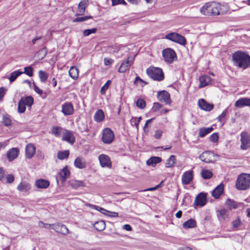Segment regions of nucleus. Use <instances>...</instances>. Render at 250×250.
<instances>
[{
    "mask_svg": "<svg viewBox=\"0 0 250 250\" xmlns=\"http://www.w3.org/2000/svg\"><path fill=\"white\" fill-rule=\"evenodd\" d=\"M231 60L233 65L238 68L246 69L250 67V56L245 51L234 52Z\"/></svg>",
    "mask_w": 250,
    "mask_h": 250,
    "instance_id": "obj_1",
    "label": "nucleus"
},
{
    "mask_svg": "<svg viewBox=\"0 0 250 250\" xmlns=\"http://www.w3.org/2000/svg\"><path fill=\"white\" fill-rule=\"evenodd\" d=\"M219 3L211 1L206 3L201 9V12L205 16H216L224 14Z\"/></svg>",
    "mask_w": 250,
    "mask_h": 250,
    "instance_id": "obj_2",
    "label": "nucleus"
},
{
    "mask_svg": "<svg viewBox=\"0 0 250 250\" xmlns=\"http://www.w3.org/2000/svg\"><path fill=\"white\" fill-rule=\"evenodd\" d=\"M236 188L239 190H246L250 188V174L241 173L236 182Z\"/></svg>",
    "mask_w": 250,
    "mask_h": 250,
    "instance_id": "obj_3",
    "label": "nucleus"
},
{
    "mask_svg": "<svg viewBox=\"0 0 250 250\" xmlns=\"http://www.w3.org/2000/svg\"><path fill=\"white\" fill-rule=\"evenodd\" d=\"M147 75L152 80L158 82L164 79V74L162 68L154 66H150L146 70Z\"/></svg>",
    "mask_w": 250,
    "mask_h": 250,
    "instance_id": "obj_4",
    "label": "nucleus"
},
{
    "mask_svg": "<svg viewBox=\"0 0 250 250\" xmlns=\"http://www.w3.org/2000/svg\"><path fill=\"white\" fill-rule=\"evenodd\" d=\"M162 56L165 61L167 63H172L177 59V55L175 51L170 48L165 49L162 51Z\"/></svg>",
    "mask_w": 250,
    "mask_h": 250,
    "instance_id": "obj_5",
    "label": "nucleus"
},
{
    "mask_svg": "<svg viewBox=\"0 0 250 250\" xmlns=\"http://www.w3.org/2000/svg\"><path fill=\"white\" fill-rule=\"evenodd\" d=\"M165 38L182 45H185L187 43L186 38L177 33H168L166 35Z\"/></svg>",
    "mask_w": 250,
    "mask_h": 250,
    "instance_id": "obj_6",
    "label": "nucleus"
},
{
    "mask_svg": "<svg viewBox=\"0 0 250 250\" xmlns=\"http://www.w3.org/2000/svg\"><path fill=\"white\" fill-rule=\"evenodd\" d=\"M114 132L109 128H105L103 130L102 140L104 144H110L114 141Z\"/></svg>",
    "mask_w": 250,
    "mask_h": 250,
    "instance_id": "obj_7",
    "label": "nucleus"
},
{
    "mask_svg": "<svg viewBox=\"0 0 250 250\" xmlns=\"http://www.w3.org/2000/svg\"><path fill=\"white\" fill-rule=\"evenodd\" d=\"M240 137V148L246 150L250 147V135L247 132L243 131L241 133Z\"/></svg>",
    "mask_w": 250,
    "mask_h": 250,
    "instance_id": "obj_8",
    "label": "nucleus"
},
{
    "mask_svg": "<svg viewBox=\"0 0 250 250\" xmlns=\"http://www.w3.org/2000/svg\"><path fill=\"white\" fill-rule=\"evenodd\" d=\"M157 97L159 101L165 103L166 104H170L171 103L170 94L166 90L158 92Z\"/></svg>",
    "mask_w": 250,
    "mask_h": 250,
    "instance_id": "obj_9",
    "label": "nucleus"
},
{
    "mask_svg": "<svg viewBox=\"0 0 250 250\" xmlns=\"http://www.w3.org/2000/svg\"><path fill=\"white\" fill-rule=\"evenodd\" d=\"M207 193L205 192L199 193L195 198L194 205L195 206L203 207L207 202Z\"/></svg>",
    "mask_w": 250,
    "mask_h": 250,
    "instance_id": "obj_10",
    "label": "nucleus"
},
{
    "mask_svg": "<svg viewBox=\"0 0 250 250\" xmlns=\"http://www.w3.org/2000/svg\"><path fill=\"white\" fill-rule=\"evenodd\" d=\"M134 58L129 56L126 61H124L121 64L118 72L125 73L126 70H129L130 66L133 64Z\"/></svg>",
    "mask_w": 250,
    "mask_h": 250,
    "instance_id": "obj_11",
    "label": "nucleus"
},
{
    "mask_svg": "<svg viewBox=\"0 0 250 250\" xmlns=\"http://www.w3.org/2000/svg\"><path fill=\"white\" fill-rule=\"evenodd\" d=\"M214 157V153L212 151H206L203 152L199 157V159L203 162L207 163L213 162L212 158Z\"/></svg>",
    "mask_w": 250,
    "mask_h": 250,
    "instance_id": "obj_12",
    "label": "nucleus"
},
{
    "mask_svg": "<svg viewBox=\"0 0 250 250\" xmlns=\"http://www.w3.org/2000/svg\"><path fill=\"white\" fill-rule=\"evenodd\" d=\"M99 160L102 167L111 168L112 162L108 155L104 154H101L99 156Z\"/></svg>",
    "mask_w": 250,
    "mask_h": 250,
    "instance_id": "obj_13",
    "label": "nucleus"
},
{
    "mask_svg": "<svg viewBox=\"0 0 250 250\" xmlns=\"http://www.w3.org/2000/svg\"><path fill=\"white\" fill-rule=\"evenodd\" d=\"M62 112L65 116L71 115L74 113V107L70 102H65L62 105Z\"/></svg>",
    "mask_w": 250,
    "mask_h": 250,
    "instance_id": "obj_14",
    "label": "nucleus"
},
{
    "mask_svg": "<svg viewBox=\"0 0 250 250\" xmlns=\"http://www.w3.org/2000/svg\"><path fill=\"white\" fill-rule=\"evenodd\" d=\"M198 105L201 109L206 111H210L214 107V105L213 104L208 103L203 99L199 100Z\"/></svg>",
    "mask_w": 250,
    "mask_h": 250,
    "instance_id": "obj_15",
    "label": "nucleus"
},
{
    "mask_svg": "<svg viewBox=\"0 0 250 250\" xmlns=\"http://www.w3.org/2000/svg\"><path fill=\"white\" fill-rule=\"evenodd\" d=\"M193 171L189 170L185 172L182 176V181L183 185L189 184L193 179Z\"/></svg>",
    "mask_w": 250,
    "mask_h": 250,
    "instance_id": "obj_16",
    "label": "nucleus"
},
{
    "mask_svg": "<svg viewBox=\"0 0 250 250\" xmlns=\"http://www.w3.org/2000/svg\"><path fill=\"white\" fill-rule=\"evenodd\" d=\"M224 185L223 183L218 185L212 191L211 195L215 199H218L223 193Z\"/></svg>",
    "mask_w": 250,
    "mask_h": 250,
    "instance_id": "obj_17",
    "label": "nucleus"
},
{
    "mask_svg": "<svg viewBox=\"0 0 250 250\" xmlns=\"http://www.w3.org/2000/svg\"><path fill=\"white\" fill-rule=\"evenodd\" d=\"M250 105V98H241L235 103V106L238 108H241Z\"/></svg>",
    "mask_w": 250,
    "mask_h": 250,
    "instance_id": "obj_18",
    "label": "nucleus"
},
{
    "mask_svg": "<svg viewBox=\"0 0 250 250\" xmlns=\"http://www.w3.org/2000/svg\"><path fill=\"white\" fill-rule=\"evenodd\" d=\"M59 174L62 182L66 181V179L68 178L70 175V172L68 166H66L64 167L59 173Z\"/></svg>",
    "mask_w": 250,
    "mask_h": 250,
    "instance_id": "obj_19",
    "label": "nucleus"
},
{
    "mask_svg": "<svg viewBox=\"0 0 250 250\" xmlns=\"http://www.w3.org/2000/svg\"><path fill=\"white\" fill-rule=\"evenodd\" d=\"M62 139L71 145H73L75 142V137L73 133L67 130H66L65 133H63Z\"/></svg>",
    "mask_w": 250,
    "mask_h": 250,
    "instance_id": "obj_20",
    "label": "nucleus"
},
{
    "mask_svg": "<svg viewBox=\"0 0 250 250\" xmlns=\"http://www.w3.org/2000/svg\"><path fill=\"white\" fill-rule=\"evenodd\" d=\"M19 150L18 148L13 147L7 152V157L9 161L15 159L19 155Z\"/></svg>",
    "mask_w": 250,
    "mask_h": 250,
    "instance_id": "obj_21",
    "label": "nucleus"
},
{
    "mask_svg": "<svg viewBox=\"0 0 250 250\" xmlns=\"http://www.w3.org/2000/svg\"><path fill=\"white\" fill-rule=\"evenodd\" d=\"M36 148L32 144L27 145L25 148V155L28 159H31L35 153Z\"/></svg>",
    "mask_w": 250,
    "mask_h": 250,
    "instance_id": "obj_22",
    "label": "nucleus"
},
{
    "mask_svg": "<svg viewBox=\"0 0 250 250\" xmlns=\"http://www.w3.org/2000/svg\"><path fill=\"white\" fill-rule=\"evenodd\" d=\"M35 185L38 188L44 189L49 186L50 183L49 181L47 180L39 179L36 181Z\"/></svg>",
    "mask_w": 250,
    "mask_h": 250,
    "instance_id": "obj_23",
    "label": "nucleus"
},
{
    "mask_svg": "<svg viewBox=\"0 0 250 250\" xmlns=\"http://www.w3.org/2000/svg\"><path fill=\"white\" fill-rule=\"evenodd\" d=\"M211 78L208 75H205L199 77L200 87H204L211 83Z\"/></svg>",
    "mask_w": 250,
    "mask_h": 250,
    "instance_id": "obj_24",
    "label": "nucleus"
},
{
    "mask_svg": "<svg viewBox=\"0 0 250 250\" xmlns=\"http://www.w3.org/2000/svg\"><path fill=\"white\" fill-rule=\"evenodd\" d=\"M217 216L220 221H224L226 218H228V211L225 208L218 210L217 211Z\"/></svg>",
    "mask_w": 250,
    "mask_h": 250,
    "instance_id": "obj_25",
    "label": "nucleus"
},
{
    "mask_svg": "<svg viewBox=\"0 0 250 250\" xmlns=\"http://www.w3.org/2000/svg\"><path fill=\"white\" fill-rule=\"evenodd\" d=\"M74 165L75 167L80 169H83L86 167V162L82 157H77L74 161Z\"/></svg>",
    "mask_w": 250,
    "mask_h": 250,
    "instance_id": "obj_26",
    "label": "nucleus"
},
{
    "mask_svg": "<svg viewBox=\"0 0 250 250\" xmlns=\"http://www.w3.org/2000/svg\"><path fill=\"white\" fill-rule=\"evenodd\" d=\"M162 160V159L161 157L152 156L146 161V165L154 167L157 164L160 163Z\"/></svg>",
    "mask_w": 250,
    "mask_h": 250,
    "instance_id": "obj_27",
    "label": "nucleus"
},
{
    "mask_svg": "<svg viewBox=\"0 0 250 250\" xmlns=\"http://www.w3.org/2000/svg\"><path fill=\"white\" fill-rule=\"evenodd\" d=\"M213 130L212 127H202L199 130L198 136L201 138L205 137L207 134L210 133Z\"/></svg>",
    "mask_w": 250,
    "mask_h": 250,
    "instance_id": "obj_28",
    "label": "nucleus"
},
{
    "mask_svg": "<svg viewBox=\"0 0 250 250\" xmlns=\"http://www.w3.org/2000/svg\"><path fill=\"white\" fill-rule=\"evenodd\" d=\"M30 188V185L26 182H21L17 187L18 190L21 192L28 191Z\"/></svg>",
    "mask_w": 250,
    "mask_h": 250,
    "instance_id": "obj_29",
    "label": "nucleus"
},
{
    "mask_svg": "<svg viewBox=\"0 0 250 250\" xmlns=\"http://www.w3.org/2000/svg\"><path fill=\"white\" fill-rule=\"evenodd\" d=\"M94 120L97 122H101L104 119V114L102 109H98L94 115Z\"/></svg>",
    "mask_w": 250,
    "mask_h": 250,
    "instance_id": "obj_30",
    "label": "nucleus"
},
{
    "mask_svg": "<svg viewBox=\"0 0 250 250\" xmlns=\"http://www.w3.org/2000/svg\"><path fill=\"white\" fill-rule=\"evenodd\" d=\"M94 228L99 231H102L104 230L105 228V223L103 220H100L96 222L93 224Z\"/></svg>",
    "mask_w": 250,
    "mask_h": 250,
    "instance_id": "obj_31",
    "label": "nucleus"
},
{
    "mask_svg": "<svg viewBox=\"0 0 250 250\" xmlns=\"http://www.w3.org/2000/svg\"><path fill=\"white\" fill-rule=\"evenodd\" d=\"M86 2L83 0L81 1L78 5V9L79 13L76 14V16L83 15L85 11V5Z\"/></svg>",
    "mask_w": 250,
    "mask_h": 250,
    "instance_id": "obj_32",
    "label": "nucleus"
},
{
    "mask_svg": "<svg viewBox=\"0 0 250 250\" xmlns=\"http://www.w3.org/2000/svg\"><path fill=\"white\" fill-rule=\"evenodd\" d=\"M69 75L73 80H76L79 76V69L75 66H71L69 70Z\"/></svg>",
    "mask_w": 250,
    "mask_h": 250,
    "instance_id": "obj_33",
    "label": "nucleus"
},
{
    "mask_svg": "<svg viewBox=\"0 0 250 250\" xmlns=\"http://www.w3.org/2000/svg\"><path fill=\"white\" fill-rule=\"evenodd\" d=\"M225 204L226 206L228 207L229 210L237 208L238 207V203H237L233 200L230 199L229 198L227 199V200L226 201Z\"/></svg>",
    "mask_w": 250,
    "mask_h": 250,
    "instance_id": "obj_34",
    "label": "nucleus"
},
{
    "mask_svg": "<svg viewBox=\"0 0 250 250\" xmlns=\"http://www.w3.org/2000/svg\"><path fill=\"white\" fill-rule=\"evenodd\" d=\"M183 226L185 229L193 228L196 227V223L194 219H189L184 223Z\"/></svg>",
    "mask_w": 250,
    "mask_h": 250,
    "instance_id": "obj_35",
    "label": "nucleus"
},
{
    "mask_svg": "<svg viewBox=\"0 0 250 250\" xmlns=\"http://www.w3.org/2000/svg\"><path fill=\"white\" fill-rule=\"evenodd\" d=\"M176 161V156L174 155H171L169 158L167 160L165 166L166 167H172L174 166Z\"/></svg>",
    "mask_w": 250,
    "mask_h": 250,
    "instance_id": "obj_36",
    "label": "nucleus"
},
{
    "mask_svg": "<svg viewBox=\"0 0 250 250\" xmlns=\"http://www.w3.org/2000/svg\"><path fill=\"white\" fill-rule=\"evenodd\" d=\"M23 73V72L20 70H16L12 72L8 78L10 82L11 83L14 82L19 76Z\"/></svg>",
    "mask_w": 250,
    "mask_h": 250,
    "instance_id": "obj_37",
    "label": "nucleus"
},
{
    "mask_svg": "<svg viewBox=\"0 0 250 250\" xmlns=\"http://www.w3.org/2000/svg\"><path fill=\"white\" fill-rule=\"evenodd\" d=\"M202 177L204 179H209L213 176V173L209 169H203L201 172Z\"/></svg>",
    "mask_w": 250,
    "mask_h": 250,
    "instance_id": "obj_38",
    "label": "nucleus"
},
{
    "mask_svg": "<svg viewBox=\"0 0 250 250\" xmlns=\"http://www.w3.org/2000/svg\"><path fill=\"white\" fill-rule=\"evenodd\" d=\"M69 151L68 150L59 151L57 153V157L61 160L67 159L69 157Z\"/></svg>",
    "mask_w": 250,
    "mask_h": 250,
    "instance_id": "obj_39",
    "label": "nucleus"
},
{
    "mask_svg": "<svg viewBox=\"0 0 250 250\" xmlns=\"http://www.w3.org/2000/svg\"><path fill=\"white\" fill-rule=\"evenodd\" d=\"M70 185L74 189H77L79 187H85V183L83 181L73 180L70 182Z\"/></svg>",
    "mask_w": 250,
    "mask_h": 250,
    "instance_id": "obj_40",
    "label": "nucleus"
},
{
    "mask_svg": "<svg viewBox=\"0 0 250 250\" xmlns=\"http://www.w3.org/2000/svg\"><path fill=\"white\" fill-rule=\"evenodd\" d=\"M2 123L5 126H9L11 125V119L10 116L7 114L3 115Z\"/></svg>",
    "mask_w": 250,
    "mask_h": 250,
    "instance_id": "obj_41",
    "label": "nucleus"
},
{
    "mask_svg": "<svg viewBox=\"0 0 250 250\" xmlns=\"http://www.w3.org/2000/svg\"><path fill=\"white\" fill-rule=\"evenodd\" d=\"M86 206H88L92 208H94L97 210H98L99 211H100L101 213L104 214H105L106 215V213H107L108 212V210L103 208H101L100 207H99L98 206H96V205H92V204H87L86 205Z\"/></svg>",
    "mask_w": 250,
    "mask_h": 250,
    "instance_id": "obj_42",
    "label": "nucleus"
},
{
    "mask_svg": "<svg viewBox=\"0 0 250 250\" xmlns=\"http://www.w3.org/2000/svg\"><path fill=\"white\" fill-rule=\"evenodd\" d=\"M21 99H22L25 104L29 107H30L34 103V99L31 96H26L25 98H21Z\"/></svg>",
    "mask_w": 250,
    "mask_h": 250,
    "instance_id": "obj_43",
    "label": "nucleus"
},
{
    "mask_svg": "<svg viewBox=\"0 0 250 250\" xmlns=\"http://www.w3.org/2000/svg\"><path fill=\"white\" fill-rule=\"evenodd\" d=\"M53 226L54 227L53 229L57 232H60V231L59 230L60 228H61V230L62 231L61 232L62 234H65L67 233L68 232V229H67L66 227L64 225H61V226H60V225H53Z\"/></svg>",
    "mask_w": 250,
    "mask_h": 250,
    "instance_id": "obj_44",
    "label": "nucleus"
},
{
    "mask_svg": "<svg viewBox=\"0 0 250 250\" xmlns=\"http://www.w3.org/2000/svg\"><path fill=\"white\" fill-rule=\"evenodd\" d=\"M26 105L22 99H21L18 104V111L19 113H23L25 112Z\"/></svg>",
    "mask_w": 250,
    "mask_h": 250,
    "instance_id": "obj_45",
    "label": "nucleus"
},
{
    "mask_svg": "<svg viewBox=\"0 0 250 250\" xmlns=\"http://www.w3.org/2000/svg\"><path fill=\"white\" fill-rule=\"evenodd\" d=\"M62 128L60 126H53L51 130L52 134L56 137H60Z\"/></svg>",
    "mask_w": 250,
    "mask_h": 250,
    "instance_id": "obj_46",
    "label": "nucleus"
},
{
    "mask_svg": "<svg viewBox=\"0 0 250 250\" xmlns=\"http://www.w3.org/2000/svg\"><path fill=\"white\" fill-rule=\"evenodd\" d=\"M39 76L40 79V81L42 83H45L48 78V74L42 70H40L39 72Z\"/></svg>",
    "mask_w": 250,
    "mask_h": 250,
    "instance_id": "obj_47",
    "label": "nucleus"
},
{
    "mask_svg": "<svg viewBox=\"0 0 250 250\" xmlns=\"http://www.w3.org/2000/svg\"><path fill=\"white\" fill-rule=\"evenodd\" d=\"M79 129L82 132H86L88 133L89 131L88 125L86 122H81L79 125Z\"/></svg>",
    "mask_w": 250,
    "mask_h": 250,
    "instance_id": "obj_48",
    "label": "nucleus"
},
{
    "mask_svg": "<svg viewBox=\"0 0 250 250\" xmlns=\"http://www.w3.org/2000/svg\"><path fill=\"white\" fill-rule=\"evenodd\" d=\"M33 86L34 91L39 94L42 98L44 99L46 97L47 95L46 93H43V91L40 89L34 82L33 83Z\"/></svg>",
    "mask_w": 250,
    "mask_h": 250,
    "instance_id": "obj_49",
    "label": "nucleus"
},
{
    "mask_svg": "<svg viewBox=\"0 0 250 250\" xmlns=\"http://www.w3.org/2000/svg\"><path fill=\"white\" fill-rule=\"evenodd\" d=\"M136 105L138 108L144 109L146 106V102L144 99L139 98L136 102Z\"/></svg>",
    "mask_w": 250,
    "mask_h": 250,
    "instance_id": "obj_50",
    "label": "nucleus"
},
{
    "mask_svg": "<svg viewBox=\"0 0 250 250\" xmlns=\"http://www.w3.org/2000/svg\"><path fill=\"white\" fill-rule=\"evenodd\" d=\"M93 17L91 16H86L81 17H77L73 21V22H82L87 21L89 19H92Z\"/></svg>",
    "mask_w": 250,
    "mask_h": 250,
    "instance_id": "obj_51",
    "label": "nucleus"
},
{
    "mask_svg": "<svg viewBox=\"0 0 250 250\" xmlns=\"http://www.w3.org/2000/svg\"><path fill=\"white\" fill-rule=\"evenodd\" d=\"M47 52L48 50L47 48L44 46L41 48L37 54L39 56L41 57V59L42 60L46 56L47 54Z\"/></svg>",
    "mask_w": 250,
    "mask_h": 250,
    "instance_id": "obj_52",
    "label": "nucleus"
},
{
    "mask_svg": "<svg viewBox=\"0 0 250 250\" xmlns=\"http://www.w3.org/2000/svg\"><path fill=\"white\" fill-rule=\"evenodd\" d=\"M24 71L23 73L26 74L29 77H32L33 75V67L30 65L24 68Z\"/></svg>",
    "mask_w": 250,
    "mask_h": 250,
    "instance_id": "obj_53",
    "label": "nucleus"
},
{
    "mask_svg": "<svg viewBox=\"0 0 250 250\" xmlns=\"http://www.w3.org/2000/svg\"><path fill=\"white\" fill-rule=\"evenodd\" d=\"M97 31V29L96 28L85 29L83 31V35L84 37L88 36L91 34L95 33Z\"/></svg>",
    "mask_w": 250,
    "mask_h": 250,
    "instance_id": "obj_54",
    "label": "nucleus"
},
{
    "mask_svg": "<svg viewBox=\"0 0 250 250\" xmlns=\"http://www.w3.org/2000/svg\"><path fill=\"white\" fill-rule=\"evenodd\" d=\"M111 82L110 80H108L105 83V84L101 87L100 92L102 94H104L105 93V91L107 90V89L109 87V86L111 84Z\"/></svg>",
    "mask_w": 250,
    "mask_h": 250,
    "instance_id": "obj_55",
    "label": "nucleus"
},
{
    "mask_svg": "<svg viewBox=\"0 0 250 250\" xmlns=\"http://www.w3.org/2000/svg\"><path fill=\"white\" fill-rule=\"evenodd\" d=\"M191 202V196L188 193L185 194L184 198L183 199V203L186 206L188 205Z\"/></svg>",
    "mask_w": 250,
    "mask_h": 250,
    "instance_id": "obj_56",
    "label": "nucleus"
},
{
    "mask_svg": "<svg viewBox=\"0 0 250 250\" xmlns=\"http://www.w3.org/2000/svg\"><path fill=\"white\" fill-rule=\"evenodd\" d=\"M228 109H226L223 112L217 117L218 121L220 123H224L225 116L226 115Z\"/></svg>",
    "mask_w": 250,
    "mask_h": 250,
    "instance_id": "obj_57",
    "label": "nucleus"
},
{
    "mask_svg": "<svg viewBox=\"0 0 250 250\" xmlns=\"http://www.w3.org/2000/svg\"><path fill=\"white\" fill-rule=\"evenodd\" d=\"M219 134L215 132L212 134L210 136V141L214 143H217L218 141Z\"/></svg>",
    "mask_w": 250,
    "mask_h": 250,
    "instance_id": "obj_58",
    "label": "nucleus"
},
{
    "mask_svg": "<svg viewBox=\"0 0 250 250\" xmlns=\"http://www.w3.org/2000/svg\"><path fill=\"white\" fill-rule=\"evenodd\" d=\"M162 107V105L159 103H154L151 108V111L153 112L159 110Z\"/></svg>",
    "mask_w": 250,
    "mask_h": 250,
    "instance_id": "obj_59",
    "label": "nucleus"
},
{
    "mask_svg": "<svg viewBox=\"0 0 250 250\" xmlns=\"http://www.w3.org/2000/svg\"><path fill=\"white\" fill-rule=\"evenodd\" d=\"M241 221L239 217L232 222V225L234 228H237L241 225Z\"/></svg>",
    "mask_w": 250,
    "mask_h": 250,
    "instance_id": "obj_60",
    "label": "nucleus"
},
{
    "mask_svg": "<svg viewBox=\"0 0 250 250\" xmlns=\"http://www.w3.org/2000/svg\"><path fill=\"white\" fill-rule=\"evenodd\" d=\"M112 5L114 6L119 4H122L123 5H127V3L125 0H111Z\"/></svg>",
    "mask_w": 250,
    "mask_h": 250,
    "instance_id": "obj_61",
    "label": "nucleus"
},
{
    "mask_svg": "<svg viewBox=\"0 0 250 250\" xmlns=\"http://www.w3.org/2000/svg\"><path fill=\"white\" fill-rule=\"evenodd\" d=\"M130 123L132 125H134L137 129H139V123H138V121H137V118L136 117H132L131 119L130 120Z\"/></svg>",
    "mask_w": 250,
    "mask_h": 250,
    "instance_id": "obj_62",
    "label": "nucleus"
},
{
    "mask_svg": "<svg viewBox=\"0 0 250 250\" xmlns=\"http://www.w3.org/2000/svg\"><path fill=\"white\" fill-rule=\"evenodd\" d=\"M104 64L105 66L111 65L114 62V60L111 58H104Z\"/></svg>",
    "mask_w": 250,
    "mask_h": 250,
    "instance_id": "obj_63",
    "label": "nucleus"
},
{
    "mask_svg": "<svg viewBox=\"0 0 250 250\" xmlns=\"http://www.w3.org/2000/svg\"><path fill=\"white\" fill-rule=\"evenodd\" d=\"M6 182L11 184L14 180V176L13 174H8L6 176Z\"/></svg>",
    "mask_w": 250,
    "mask_h": 250,
    "instance_id": "obj_64",
    "label": "nucleus"
}]
</instances>
